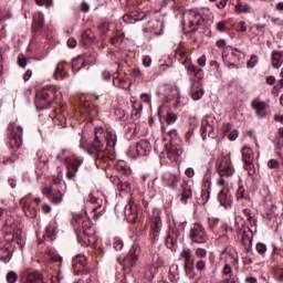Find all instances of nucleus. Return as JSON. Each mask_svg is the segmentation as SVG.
Wrapping results in <instances>:
<instances>
[{"mask_svg": "<svg viewBox=\"0 0 283 283\" xmlns=\"http://www.w3.org/2000/svg\"><path fill=\"white\" fill-rule=\"evenodd\" d=\"M71 224L77 235L78 244L90 247L96 242V237H94L96 231L93 229L86 212L73 216Z\"/></svg>", "mask_w": 283, "mask_h": 283, "instance_id": "nucleus-1", "label": "nucleus"}, {"mask_svg": "<svg viewBox=\"0 0 283 283\" xmlns=\"http://www.w3.org/2000/svg\"><path fill=\"white\" fill-rule=\"evenodd\" d=\"M80 148L84 149L90 156L94 154H101L105 149L103 144V127L95 128V138L92 144H90V134L86 132L81 133Z\"/></svg>", "mask_w": 283, "mask_h": 283, "instance_id": "nucleus-2", "label": "nucleus"}, {"mask_svg": "<svg viewBox=\"0 0 283 283\" xmlns=\"http://www.w3.org/2000/svg\"><path fill=\"white\" fill-rule=\"evenodd\" d=\"M188 17V32H198V29L205 21H213V12L210 8H193L187 11Z\"/></svg>", "mask_w": 283, "mask_h": 283, "instance_id": "nucleus-3", "label": "nucleus"}, {"mask_svg": "<svg viewBox=\"0 0 283 283\" xmlns=\"http://www.w3.org/2000/svg\"><path fill=\"white\" fill-rule=\"evenodd\" d=\"M187 72L190 76V96L192 101H200L202 96H205V88L202 87V78L205 75L202 74V69L193 64H189L187 66Z\"/></svg>", "mask_w": 283, "mask_h": 283, "instance_id": "nucleus-4", "label": "nucleus"}, {"mask_svg": "<svg viewBox=\"0 0 283 283\" xmlns=\"http://www.w3.org/2000/svg\"><path fill=\"white\" fill-rule=\"evenodd\" d=\"M56 160L64 163L67 169L66 178L69 180H74L76 178V172L78 168L83 165V159H80L72 153L70 149H63L60 154L56 155Z\"/></svg>", "mask_w": 283, "mask_h": 283, "instance_id": "nucleus-5", "label": "nucleus"}, {"mask_svg": "<svg viewBox=\"0 0 283 283\" xmlns=\"http://www.w3.org/2000/svg\"><path fill=\"white\" fill-rule=\"evenodd\" d=\"M217 174H219L220 178L217 184L219 187L229 186V178L235 174V167H233V163H231L230 156H221L216 163Z\"/></svg>", "mask_w": 283, "mask_h": 283, "instance_id": "nucleus-6", "label": "nucleus"}, {"mask_svg": "<svg viewBox=\"0 0 283 283\" xmlns=\"http://www.w3.org/2000/svg\"><path fill=\"white\" fill-rule=\"evenodd\" d=\"M4 240L7 242H15L20 249L23 247V231L14 222V218L8 217L2 227Z\"/></svg>", "mask_w": 283, "mask_h": 283, "instance_id": "nucleus-7", "label": "nucleus"}, {"mask_svg": "<svg viewBox=\"0 0 283 283\" xmlns=\"http://www.w3.org/2000/svg\"><path fill=\"white\" fill-rule=\"evenodd\" d=\"M65 182L59 178L53 179L51 186H45L42 188V193L45 198L52 202V205H61L63 202V186Z\"/></svg>", "mask_w": 283, "mask_h": 283, "instance_id": "nucleus-8", "label": "nucleus"}, {"mask_svg": "<svg viewBox=\"0 0 283 283\" xmlns=\"http://www.w3.org/2000/svg\"><path fill=\"white\" fill-rule=\"evenodd\" d=\"M115 213L117 214V218H124L129 223L136 222L138 218L136 203L132 200L128 201V205L117 203L115 206Z\"/></svg>", "mask_w": 283, "mask_h": 283, "instance_id": "nucleus-9", "label": "nucleus"}, {"mask_svg": "<svg viewBox=\"0 0 283 283\" xmlns=\"http://www.w3.org/2000/svg\"><path fill=\"white\" fill-rule=\"evenodd\" d=\"M148 220L151 227V240L158 242L160 240V233H163V218H160V209L154 208L148 213Z\"/></svg>", "mask_w": 283, "mask_h": 283, "instance_id": "nucleus-10", "label": "nucleus"}, {"mask_svg": "<svg viewBox=\"0 0 283 283\" xmlns=\"http://www.w3.org/2000/svg\"><path fill=\"white\" fill-rule=\"evenodd\" d=\"M87 264V259L84 254H77L73 259V269L77 271V273H82L83 280L85 283H96V279H92V274H90V271L85 269Z\"/></svg>", "mask_w": 283, "mask_h": 283, "instance_id": "nucleus-11", "label": "nucleus"}, {"mask_svg": "<svg viewBox=\"0 0 283 283\" xmlns=\"http://www.w3.org/2000/svg\"><path fill=\"white\" fill-rule=\"evenodd\" d=\"M11 130L9 136V147L12 151H17L23 145V126L11 124L9 126Z\"/></svg>", "mask_w": 283, "mask_h": 283, "instance_id": "nucleus-12", "label": "nucleus"}, {"mask_svg": "<svg viewBox=\"0 0 283 283\" xmlns=\"http://www.w3.org/2000/svg\"><path fill=\"white\" fill-rule=\"evenodd\" d=\"M185 182L186 181L180 172L176 174L166 171L163 175L164 187H170V189H174V191H178L179 187H182Z\"/></svg>", "mask_w": 283, "mask_h": 283, "instance_id": "nucleus-13", "label": "nucleus"}, {"mask_svg": "<svg viewBox=\"0 0 283 283\" xmlns=\"http://www.w3.org/2000/svg\"><path fill=\"white\" fill-rule=\"evenodd\" d=\"M138 258H140V245L138 243H134L130 247L128 254L123 259L124 269H134V266H136V262H138Z\"/></svg>", "mask_w": 283, "mask_h": 283, "instance_id": "nucleus-14", "label": "nucleus"}, {"mask_svg": "<svg viewBox=\"0 0 283 283\" xmlns=\"http://www.w3.org/2000/svg\"><path fill=\"white\" fill-rule=\"evenodd\" d=\"M190 240L196 244H205L207 240H209V235L207 234V230L203 228L201 223H195L190 229Z\"/></svg>", "mask_w": 283, "mask_h": 283, "instance_id": "nucleus-15", "label": "nucleus"}, {"mask_svg": "<svg viewBox=\"0 0 283 283\" xmlns=\"http://www.w3.org/2000/svg\"><path fill=\"white\" fill-rule=\"evenodd\" d=\"M178 240H182V231L178 229V221L174 220V228L169 227L166 237V247H168V249H174L178 245Z\"/></svg>", "mask_w": 283, "mask_h": 283, "instance_id": "nucleus-16", "label": "nucleus"}, {"mask_svg": "<svg viewBox=\"0 0 283 283\" xmlns=\"http://www.w3.org/2000/svg\"><path fill=\"white\" fill-rule=\"evenodd\" d=\"M181 260H184L185 263V271L187 275H190L189 277H193V271H195V261H193V252L189 248H185L180 253Z\"/></svg>", "mask_w": 283, "mask_h": 283, "instance_id": "nucleus-17", "label": "nucleus"}, {"mask_svg": "<svg viewBox=\"0 0 283 283\" xmlns=\"http://www.w3.org/2000/svg\"><path fill=\"white\" fill-rule=\"evenodd\" d=\"M205 188L201 190V197L199 199L200 205H207L209 198H211V169L208 168L203 176Z\"/></svg>", "mask_w": 283, "mask_h": 283, "instance_id": "nucleus-18", "label": "nucleus"}, {"mask_svg": "<svg viewBox=\"0 0 283 283\" xmlns=\"http://www.w3.org/2000/svg\"><path fill=\"white\" fill-rule=\"evenodd\" d=\"M164 95L166 96L167 103H174L175 109L180 107V88L177 86H166Z\"/></svg>", "mask_w": 283, "mask_h": 283, "instance_id": "nucleus-19", "label": "nucleus"}, {"mask_svg": "<svg viewBox=\"0 0 283 283\" xmlns=\"http://www.w3.org/2000/svg\"><path fill=\"white\" fill-rule=\"evenodd\" d=\"M201 136L203 140H207V136H209V138H216L218 136L216 127L209 122V117H205L201 120Z\"/></svg>", "mask_w": 283, "mask_h": 283, "instance_id": "nucleus-20", "label": "nucleus"}, {"mask_svg": "<svg viewBox=\"0 0 283 283\" xmlns=\"http://www.w3.org/2000/svg\"><path fill=\"white\" fill-rule=\"evenodd\" d=\"M20 207H22V211L24 212L27 218H36V208L32 207V201L29 197H23L22 199H20Z\"/></svg>", "mask_w": 283, "mask_h": 283, "instance_id": "nucleus-21", "label": "nucleus"}, {"mask_svg": "<svg viewBox=\"0 0 283 283\" xmlns=\"http://www.w3.org/2000/svg\"><path fill=\"white\" fill-rule=\"evenodd\" d=\"M218 200L221 205V207H224V209L231 208V205H233V196L229 190L222 189L218 195Z\"/></svg>", "mask_w": 283, "mask_h": 283, "instance_id": "nucleus-22", "label": "nucleus"}, {"mask_svg": "<svg viewBox=\"0 0 283 283\" xmlns=\"http://www.w3.org/2000/svg\"><path fill=\"white\" fill-rule=\"evenodd\" d=\"M251 107L254 108L259 118H264L266 116V103L261 101L259 97L252 101Z\"/></svg>", "mask_w": 283, "mask_h": 283, "instance_id": "nucleus-23", "label": "nucleus"}, {"mask_svg": "<svg viewBox=\"0 0 283 283\" xmlns=\"http://www.w3.org/2000/svg\"><path fill=\"white\" fill-rule=\"evenodd\" d=\"M118 140V137L116 136V130L108 129L105 133V129H103V143H106L107 147H116V142Z\"/></svg>", "mask_w": 283, "mask_h": 283, "instance_id": "nucleus-24", "label": "nucleus"}, {"mask_svg": "<svg viewBox=\"0 0 283 283\" xmlns=\"http://www.w3.org/2000/svg\"><path fill=\"white\" fill-rule=\"evenodd\" d=\"M57 233L59 229H56V222L51 221L45 229L43 238L44 240H49V242H54V240H56Z\"/></svg>", "mask_w": 283, "mask_h": 283, "instance_id": "nucleus-25", "label": "nucleus"}, {"mask_svg": "<svg viewBox=\"0 0 283 283\" xmlns=\"http://www.w3.org/2000/svg\"><path fill=\"white\" fill-rule=\"evenodd\" d=\"M22 282L23 283H45V281H43V274L39 272H29L27 274H23Z\"/></svg>", "mask_w": 283, "mask_h": 283, "instance_id": "nucleus-26", "label": "nucleus"}, {"mask_svg": "<svg viewBox=\"0 0 283 283\" xmlns=\"http://www.w3.org/2000/svg\"><path fill=\"white\" fill-rule=\"evenodd\" d=\"M136 148L139 156H149V151H151V144L147 139H142L136 144Z\"/></svg>", "mask_w": 283, "mask_h": 283, "instance_id": "nucleus-27", "label": "nucleus"}, {"mask_svg": "<svg viewBox=\"0 0 283 283\" xmlns=\"http://www.w3.org/2000/svg\"><path fill=\"white\" fill-rule=\"evenodd\" d=\"M271 64L274 70H280L283 64V51L273 50L271 53Z\"/></svg>", "mask_w": 283, "mask_h": 283, "instance_id": "nucleus-28", "label": "nucleus"}, {"mask_svg": "<svg viewBox=\"0 0 283 283\" xmlns=\"http://www.w3.org/2000/svg\"><path fill=\"white\" fill-rule=\"evenodd\" d=\"M124 129L127 138L132 140V138H135L138 134V124L134 122L127 123L125 124Z\"/></svg>", "mask_w": 283, "mask_h": 283, "instance_id": "nucleus-29", "label": "nucleus"}, {"mask_svg": "<svg viewBox=\"0 0 283 283\" xmlns=\"http://www.w3.org/2000/svg\"><path fill=\"white\" fill-rule=\"evenodd\" d=\"M113 185L119 189V191H129L132 189V185L129 181H123L120 178L114 176L111 178Z\"/></svg>", "mask_w": 283, "mask_h": 283, "instance_id": "nucleus-30", "label": "nucleus"}, {"mask_svg": "<svg viewBox=\"0 0 283 283\" xmlns=\"http://www.w3.org/2000/svg\"><path fill=\"white\" fill-rule=\"evenodd\" d=\"M181 187L182 192L180 197V202H182V205H187V200L192 198L193 191L191 190V186H189L187 181Z\"/></svg>", "mask_w": 283, "mask_h": 283, "instance_id": "nucleus-31", "label": "nucleus"}, {"mask_svg": "<svg viewBox=\"0 0 283 283\" xmlns=\"http://www.w3.org/2000/svg\"><path fill=\"white\" fill-rule=\"evenodd\" d=\"M82 114H87V116H96V114H98V106L91 103H84L82 105Z\"/></svg>", "mask_w": 283, "mask_h": 283, "instance_id": "nucleus-32", "label": "nucleus"}, {"mask_svg": "<svg viewBox=\"0 0 283 283\" xmlns=\"http://www.w3.org/2000/svg\"><path fill=\"white\" fill-rule=\"evenodd\" d=\"M85 67V60L83 56L78 55L72 60V71L73 72H81Z\"/></svg>", "mask_w": 283, "mask_h": 283, "instance_id": "nucleus-33", "label": "nucleus"}, {"mask_svg": "<svg viewBox=\"0 0 283 283\" xmlns=\"http://www.w3.org/2000/svg\"><path fill=\"white\" fill-rule=\"evenodd\" d=\"M241 154L243 165L253 163V150L250 147H243Z\"/></svg>", "mask_w": 283, "mask_h": 283, "instance_id": "nucleus-34", "label": "nucleus"}, {"mask_svg": "<svg viewBox=\"0 0 283 283\" xmlns=\"http://www.w3.org/2000/svg\"><path fill=\"white\" fill-rule=\"evenodd\" d=\"M117 171L124 174V176H132V168L125 160H119L116 165Z\"/></svg>", "mask_w": 283, "mask_h": 283, "instance_id": "nucleus-35", "label": "nucleus"}, {"mask_svg": "<svg viewBox=\"0 0 283 283\" xmlns=\"http://www.w3.org/2000/svg\"><path fill=\"white\" fill-rule=\"evenodd\" d=\"M252 8L249 3L244 2H237L235 4V12L237 14H244V13H251Z\"/></svg>", "mask_w": 283, "mask_h": 283, "instance_id": "nucleus-36", "label": "nucleus"}, {"mask_svg": "<svg viewBox=\"0 0 283 283\" xmlns=\"http://www.w3.org/2000/svg\"><path fill=\"white\" fill-rule=\"evenodd\" d=\"M113 85L115 87H119L120 90H127V87H129V82H127L123 77H118V76L114 75V77H113Z\"/></svg>", "mask_w": 283, "mask_h": 283, "instance_id": "nucleus-37", "label": "nucleus"}, {"mask_svg": "<svg viewBox=\"0 0 283 283\" xmlns=\"http://www.w3.org/2000/svg\"><path fill=\"white\" fill-rule=\"evenodd\" d=\"M65 77V65L63 64V62H60L56 65V69L53 73V78H55L56 81H59V78H64Z\"/></svg>", "mask_w": 283, "mask_h": 283, "instance_id": "nucleus-38", "label": "nucleus"}, {"mask_svg": "<svg viewBox=\"0 0 283 283\" xmlns=\"http://www.w3.org/2000/svg\"><path fill=\"white\" fill-rule=\"evenodd\" d=\"M161 130L164 134H168L171 140H178V138H180V136L178 135V129L176 128L169 129L167 128V126L163 125Z\"/></svg>", "mask_w": 283, "mask_h": 283, "instance_id": "nucleus-39", "label": "nucleus"}, {"mask_svg": "<svg viewBox=\"0 0 283 283\" xmlns=\"http://www.w3.org/2000/svg\"><path fill=\"white\" fill-rule=\"evenodd\" d=\"M46 253H48L49 260L51 262H63V258L57 255V253H56V251H54V249H48Z\"/></svg>", "mask_w": 283, "mask_h": 283, "instance_id": "nucleus-40", "label": "nucleus"}, {"mask_svg": "<svg viewBox=\"0 0 283 283\" xmlns=\"http://www.w3.org/2000/svg\"><path fill=\"white\" fill-rule=\"evenodd\" d=\"M168 277L170 282H176L177 280H180V276L178 274V265H172L170 268Z\"/></svg>", "mask_w": 283, "mask_h": 283, "instance_id": "nucleus-41", "label": "nucleus"}, {"mask_svg": "<svg viewBox=\"0 0 283 283\" xmlns=\"http://www.w3.org/2000/svg\"><path fill=\"white\" fill-rule=\"evenodd\" d=\"M244 199H247V190L244 189V186H239L237 190V200L238 202H242Z\"/></svg>", "mask_w": 283, "mask_h": 283, "instance_id": "nucleus-42", "label": "nucleus"}, {"mask_svg": "<svg viewBox=\"0 0 283 283\" xmlns=\"http://www.w3.org/2000/svg\"><path fill=\"white\" fill-rule=\"evenodd\" d=\"M260 59L258 57V55L252 54L250 60L247 62V67L248 70H253V67H255V65H258Z\"/></svg>", "mask_w": 283, "mask_h": 283, "instance_id": "nucleus-43", "label": "nucleus"}, {"mask_svg": "<svg viewBox=\"0 0 283 283\" xmlns=\"http://www.w3.org/2000/svg\"><path fill=\"white\" fill-rule=\"evenodd\" d=\"M126 156H128V158L134 160L140 155L138 154V148H136V146H130L126 151Z\"/></svg>", "mask_w": 283, "mask_h": 283, "instance_id": "nucleus-44", "label": "nucleus"}, {"mask_svg": "<svg viewBox=\"0 0 283 283\" xmlns=\"http://www.w3.org/2000/svg\"><path fill=\"white\" fill-rule=\"evenodd\" d=\"M243 168L245 169V171H248L249 176H255V165L253 164V161L243 164Z\"/></svg>", "mask_w": 283, "mask_h": 283, "instance_id": "nucleus-45", "label": "nucleus"}, {"mask_svg": "<svg viewBox=\"0 0 283 283\" xmlns=\"http://www.w3.org/2000/svg\"><path fill=\"white\" fill-rule=\"evenodd\" d=\"M113 247L115 251H123V247H125V243L122 241L120 238L116 237L114 239Z\"/></svg>", "mask_w": 283, "mask_h": 283, "instance_id": "nucleus-46", "label": "nucleus"}, {"mask_svg": "<svg viewBox=\"0 0 283 283\" xmlns=\"http://www.w3.org/2000/svg\"><path fill=\"white\" fill-rule=\"evenodd\" d=\"M44 23H45V19L40 15L38 19L34 20V23H33L34 30H41Z\"/></svg>", "mask_w": 283, "mask_h": 283, "instance_id": "nucleus-47", "label": "nucleus"}, {"mask_svg": "<svg viewBox=\"0 0 283 283\" xmlns=\"http://www.w3.org/2000/svg\"><path fill=\"white\" fill-rule=\"evenodd\" d=\"M40 97L42 98V101H45L46 103H49L51 105V103L54 101V97H52V94H50L48 91H43L40 94Z\"/></svg>", "mask_w": 283, "mask_h": 283, "instance_id": "nucleus-48", "label": "nucleus"}, {"mask_svg": "<svg viewBox=\"0 0 283 283\" xmlns=\"http://www.w3.org/2000/svg\"><path fill=\"white\" fill-rule=\"evenodd\" d=\"M196 258H199L200 260H205L207 258V250L203 248H197L195 250Z\"/></svg>", "mask_w": 283, "mask_h": 283, "instance_id": "nucleus-49", "label": "nucleus"}, {"mask_svg": "<svg viewBox=\"0 0 283 283\" xmlns=\"http://www.w3.org/2000/svg\"><path fill=\"white\" fill-rule=\"evenodd\" d=\"M196 269L197 271H200L201 273L203 271H207V261L200 259L196 262Z\"/></svg>", "mask_w": 283, "mask_h": 283, "instance_id": "nucleus-50", "label": "nucleus"}, {"mask_svg": "<svg viewBox=\"0 0 283 283\" xmlns=\"http://www.w3.org/2000/svg\"><path fill=\"white\" fill-rule=\"evenodd\" d=\"M222 275H230L233 276V268L229 263H226L222 269Z\"/></svg>", "mask_w": 283, "mask_h": 283, "instance_id": "nucleus-51", "label": "nucleus"}, {"mask_svg": "<svg viewBox=\"0 0 283 283\" xmlns=\"http://www.w3.org/2000/svg\"><path fill=\"white\" fill-rule=\"evenodd\" d=\"M99 30H101L103 36H107V32H109V22H103L99 25Z\"/></svg>", "mask_w": 283, "mask_h": 283, "instance_id": "nucleus-52", "label": "nucleus"}, {"mask_svg": "<svg viewBox=\"0 0 283 283\" xmlns=\"http://www.w3.org/2000/svg\"><path fill=\"white\" fill-rule=\"evenodd\" d=\"M17 280H18V275L13 271H11L7 274L8 283H17Z\"/></svg>", "mask_w": 283, "mask_h": 283, "instance_id": "nucleus-53", "label": "nucleus"}, {"mask_svg": "<svg viewBox=\"0 0 283 283\" xmlns=\"http://www.w3.org/2000/svg\"><path fill=\"white\" fill-rule=\"evenodd\" d=\"M255 250L258 251V253H260V255H264V253H266V244L256 243Z\"/></svg>", "mask_w": 283, "mask_h": 283, "instance_id": "nucleus-54", "label": "nucleus"}, {"mask_svg": "<svg viewBox=\"0 0 283 283\" xmlns=\"http://www.w3.org/2000/svg\"><path fill=\"white\" fill-rule=\"evenodd\" d=\"M18 65H19L20 67H25V65H28V60L25 59V55L20 54V55L18 56Z\"/></svg>", "mask_w": 283, "mask_h": 283, "instance_id": "nucleus-55", "label": "nucleus"}, {"mask_svg": "<svg viewBox=\"0 0 283 283\" xmlns=\"http://www.w3.org/2000/svg\"><path fill=\"white\" fill-rule=\"evenodd\" d=\"M172 123H176V115L172 113H168L166 116V125H172Z\"/></svg>", "mask_w": 283, "mask_h": 283, "instance_id": "nucleus-56", "label": "nucleus"}, {"mask_svg": "<svg viewBox=\"0 0 283 283\" xmlns=\"http://www.w3.org/2000/svg\"><path fill=\"white\" fill-rule=\"evenodd\" d=\"M140 101H142V103H151V94H149V93H143L142 95H140Z\"/></svg>", "mask_w": 283, "mask_h": 283, "instance_id": "nucleus-57", "label": "nucleus"}, {"mask_svg": "<svg viewBox=\"0 0 283 283\" xmlns=\"http://www.w3.org/2000/svg\"><path fill=\"white\" fill-rule=\"evenodd\" d=\"M268 167L270 169H277V167H280V163H277L275 159H271L268 161Z\"/></svg>", "mask_w": 283, "mask_h": 283, "instance_id": "nucleus-58", "label": "nucleus"}, {"mask_svg": "<svg viewBox=\"0 0 283 283\" xmlns=\"http://www.w3.org/2000/svg\"><path fill=\"white\" fill-rule=\"evenodd\" d=\"M123 21L124 23H135L136 19H134V15L132 14H125Z\"/></svg>", "mask_w": 283, "mask_h": 283, "instance_id": "nucleus-59", "label": "nucleus"}, {"mask_svg": "<svg viewBox=\"0 0 283 283\" xmlns=\"http://www.w3.org/2000/svg\"><path fill=\"white\" fill-rule=\"evenodd\" d=\"M219 220L216 218H208L209 229H213V227H218Z\"/></svg>", "mask_w": 283, "mask_h": 283, "instance_id": "nucleus-60", "label": "nucleus"}, {"mask_svg": "<svg viewBox=\"0 0 283 283\" xmlns=\"http://www.w3.org/2000/svg\"><path fill=\"white\" fill-rule=\"evenodd\" d=\"M217 30H218V32H224V30H227V22H224V21L218 22Z\"/></svg>", "mask_w": 283, "mask_h": 283, "instance_id": "nucleus-61", "label": "nucleus"}, {"mask_svg": "<svg viewBox=\"0 0 283 283\" xmlns=\"http://www.w3.org/2000/svg\"><path fill=\"white\" fill-rule=\"evenodd\" d=\"M238 136H240V133L238 130H232L231 133H229L228 138L229 140H237Z\"/></svg>", "mask_w": 283, "mask_h": 283, "instance_id": "nucleus-62", "label": "nucleus"}, {"mask_svg": "<svg viewBox=\"0 0 283 283\" xmlns=\"http://www.w3.org/2000/svg\"><path fill=\"white\" fill-rule=\"evenodd\" d=\"M171 151L175 154V156H182V147H171Z\"/></svg>", "mask_w": 283, "mask_h": 283, "instance_id": "nucleus-63", "label": "nucleus"}, {"mask_svg": "<svg viewBox=\"0 0 283 283\" xmlns=\"http://www.w3.org/2000/svg\"><path fill=\"white\" fill-rule=\"evenodd\" d=\"M237 282L238 280L235 279V276H230L223 280V283H237Z\"/></svg>", "mask_w": 283, "mask_h": 283, "instance_id": "nucleus-64", "label": "nucleus"}]
</instances>
